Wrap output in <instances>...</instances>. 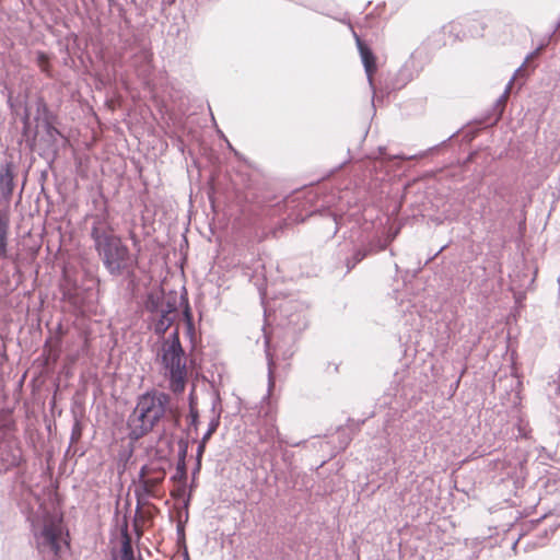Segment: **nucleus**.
Masks as SVG:
<instances>
[{
    "label": "nucleus",
    "mask_w": 560,
    "mask_h": 560,
    "mask_svg": "<svg viewBox=\"0 0 560 560\" xmlns=\"http://www.w3.org/2000/svg\"><path fill=\"white\" fill-rule=\"evenodd\" d=\"M91 237L104 267L112 276H120L125 271L133 270L137 260L130 254L127 245L119 236L105 229L100 221L94 222Z\"/></svg>",
    "instance_id": "1"
},
{
    "label": "nucleus",
    "mask_w": 560,
    "mask_h": 560,
    "mask_svg": "<svg viewBox=\"0 0 560 560\" xmlns=\"http://www.w3.org/2000/svg\"><path fill=\"white\" fill-rule=\"evenodd\" d=\"M170 401L168 394L155 389L140 395L127 422L130 438L138 440L151 432L165 417Z\"/></svg>",
    "instance_id": "2"
},
{
    "label": "nucleus",
    "mask_w": 560,
    "mask_h": 560,
    "mask_svg": "<svg viewBox=\"0 0 560 560\" xmlns=\"http://www.w3.org/2000/svg\"><path fill=\"white\" fill-rule=\"evenodd\" d=\"M162 365L170 380V388L182 393L187 377L186 355L179 342L178 331L175 330L166 339L161 349Z\"/></svg>",
    "instance_id": "3"
},
{
    "label": "nucleus",
    "mask_w": 560,
    "mask_h": 560,
    "mask_svg": "<svg viewBox=\"0 0 560 560\" xmlns=\"http://www.w3.org/2000/svg\"><path fill=\"white\" fill-rule=\"evenodd\" d=\"M33 536L42 559L57 560L65 544L61 521L56 516L45 515L33 522Z\"/></svg>",
    "instance_id": "4"
},
{
    "label": "nucleus",
    "mask_w": 560,
    "mask_h": 560,
    "mask_svg": "<svg viewBox=\"0 0 560 560\" xmlns=\"http://www.w3.org/2000/svg\"><path fill=\"white\" fill-rule=\"evenodd\" d=\"M176 312L175 304L166 303V308H161V312L154 314V331L158 335H163L172 325L174 320V313Z\"/></svg>",
    "instance_id": "5"
},
{
    "label": "nucleus",
    "mask_w": 560,
    "mask_h": 560,
    "mask_svg": "<svg viewBox=\"0 0 560 560\" xmlns=\"http://www.w3.org/2000/svg\"><path fill=\"white\" fill-rule=\"evenodd\" d=\"M358 49L361 56L362 63L364 66L368 80L372 83V75L376 70L375 57L373 52L363 44V42L355 35Z\"/></svg>",
    "instance_id": "6"
},
{
    "label": "nucleus",
    "mask_w": 560,
    "mask_h": 560,
    "mask_svg": "<svg viewBox=\"0 0 560 560\" xmlns=\"http://www.w3.org/2000/svg\"><path fill=\"white\" fill-rule=\"evenodd\" d=\"M144 305L145 308L152 314L161 312V308H166V304L164 303L163 299V292L156 291L149 293Z\"/></svg>",
    "instance_id": "7"
},
{
    "label": "nucleus",
    "mask_w": 560,
    "mask_h": 560,
    "mask_svg": "<svg viewBox=\"0 0 560 560\" xmlns=\"http://www.w3.org/2000/svg\"><path fill=\"white\" fill-rule=\"evenodd\" d=\"M0 190L5 196L11 195L13 190V175L9 167L0 173Z\"/></svg>",
    "instance_id": "8"
},
{
    "label": "nucleus",
    "mask_w": 560,
    "mask_h": 560,
    "mask_svg": "<svg viewBox=\"0 0 560 560\" xmlns=\"http://www.w3.org/2000/svg\"><path fill=\"white\" fill-rule=\"evenodd\" d=\"M119 560H135L132 546L128 536H125L121 541Z\"/></svg>",
    "instance_id": "9"
},
{
    "label": "nucleus",
    "mask_w": 560,
    "mask_h": 560,
    "mask_svg": "<svg viewBox=\"0 0 560 560\" xmlns=\"http://www.w3.org/2000/svg\"><path fill=\"white\" fill-rule=\"evenodd\" d=\"M7 234H8V224L0 217V257L5 256V253H7Z\"/></svg>",
    "instance_id": "10"
},
{
    "label": "nucleus",
    "mask_w": 560,
    "mask_h": 560,
    "mask_svg": "<svg viewBox=\"0 0 560 560\" xmlns=\"http://www.w3.org/2000/svg\"><path fill=\"white\" fill-rule=\"evenodd\" d=\"M219 427V418H213L210 423H209V427H208V430L207 432L203 434V436L201 438L203 440V442H208V440L211 438V435L215 432V430L218 429Z\"/></svg>",
    "instance_id": "11"
},
{
    "label": "nucleus",
    "mask_w": 560,
    "mask_h": 560,
    "mask_svg": "<svg viewBox=\"0 0 560 560\" xmlns=\"http://www.w3.org/2000/svg\"><path fill=\"white\" fill-rule=\"evenodd\" d=\"M1 459L4 462L3 469L7 470L12 466L18 465L20 456L18 454L12 453V454L8 455L5 458L1 457Z\"/></svg>",
    "instance_id": "12"
},
{
    "label": "nucleus",
    "mask_w": 560,
    "mask_h": 560,
    "mask_svg": "<svg viewBox=\"0 0 560 560\" xmlns=\"http://www.w3.org/2000/svg\"><path fill=\"white\" fill-rule=\"evenodd\" d=\"M515 75L516 73L510 79L503 94L500 96V98L498 100V103L503 106L509 97V94H510V91L512 89V85H513V82H514V79H515Z\"/></svg>",
    "instance_id": "13"
},
{
    "label": "nucleus",
    "mask_w": 560,
    "mask_h": 560,
    "mask_svg": "<svg viewBox=\"0 0 560 560\" xmlns=\"http://www.w3.org/2000/svg\"><path fill=\"white\" fill-rule=\"evenodd\" d=\"M189 417H190V424L195 428H197V424H198V411L197 409H195L192 407V405L190 404V411H189Z\"/></svg>",
    "instance_id": "14"
},
{
    "label": "nucleus",
    "mask_w": 560,
    "mask_h": 560,
    "mask_svg": "<svg viewBox=\"0 0 560 560\" xmlns=\"http://www.w3.org/2000/svg\"><path fill=\"white\" fill-rule=\"evenodd\" d=\"M272 365H273V362H272V359L269 358L268 359V370H269V373H268V376H269V387H271L273 385V378H272Z\"/></svg>",
    "instance_id": "15"
},
{
    "label": "nucleus",
    "mask_w": 560,
    "mask_h": 560,
    "mask_svg": "<svg viewBox=\"0 0 560 560\" xmlns=\"http://www.w3.org/2000/svg\"><path fill=\"white\" fill-rule=\"evenodd\" d=\"M206 444L207 442H203V440L201 439V441L199 442V445H198V448H197V458L200 459L203 452H205V448H206Z\"/></svg>",
    "instance_id": "16"
},
{
    "label": "nucleus",
    "mask_w": 560,
    "mask_h": 560,
    "mask_svg": "<svg viewBox=\"0 0 560 560\" xmlns=\"http://www.w3.org/2000/svg\"><path fill=\"white\" fill-rule=\"evenodd\" d=\"M364 257H365V254H364V253H361L360 250H359V252H357V253H355V255H354V262H353L352 267H353L357 262L361 261Z\"/></svg>",
    "instance_id": "17"
},
{
    "label": "nucleus",
    "mask_w": 560,
    "mask_h": 560,
    "mask_svg": "<svg viewBox=\"0 0 560 560\" xmlns=\"http://www.w3.org/2000/svg\"><path fill=\"white\" fill-rule=\"evenodd\" d=\"M523 66L524 65H522L520 68H517L516 73H518L522 70Z\"/></svg>",
    "instance_id": "18"
},
{
    "label": "nucleus",
    "mask_w": 560,
    "mask_h": 560,
    "mask_svg": "<svg viewBox=\"0 0 560 560\" xmlns=\"http://www.w3.org/2000/svg\"><path fill=\"white\" fill-rule=\"evenodd\" d=\"M44 57H45V56H44V54H40V55H39V59H40V60H42V59H44Z\"/></svg>",
    "instance_id": "19"
}]
</instances>
